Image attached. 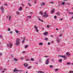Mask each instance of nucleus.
<instances>
[{
  "mask_svg": "<svg viewBox=\"0 0 73 73\" xmlns=\"http://www.w3.org/2000/svg\"><path fill=\"white\" fill-rule=\"evenodd\" d=\"M17 46H19L20 45V39H17L16 41V42L15 44Z\"/></svg>",
  "mask_w": 73,
  "mask_h": 73,
  "instance_id": "f257e3e1",
  "label": "nucleus"
},
{
  "mask_svg": "<svg viewBox=\"0 0 73 73\" xmlns=\"http://www.w3.org/2000/svg\"><path fill=\"white\" fill-rule=\"evenodd\" d=\"M43 17H48L49 16V15L47 14L46 12H44L43 14Z\"/></svg>",
  "mask_w": 73,
  "mask_h": 73,
  "instance_id": "f03ea898",
  "label": "nucleus"
},
{
  "mask_svg": "<svg viewBox=\"0 0 73 73\" xmlns=\"http://www.w3.org/2000/svg\"><path fill=\"white\" fill-rule=\"evenodd\" d=\"M7 45L8 48L9 47L12 48V44L11 43H9V44H7Z\"/></svg>",
  "mask_w": 73,
  "mask_h": 73,
  "instance_id": "7ed1b4c3",
  "label": "nucleus"
},
{
  "mask_svg": "<svg viewBox=\"0 0 73 73\" xmlns=\"http://www.w3.org/2000/svg\"><path fill=\"white\" fill-rule=\"evenodd\" d=\"M58 57H62V58H64V60H66L67 58H66V56H64L63 55H58Z\"/></svg>",
  "mask_w": 73,
  "mask_h": 73,
  "instance_id": "20e7f679",
  "label": "nucleus"
},
{
  "mask_svg": "<svg viewBox=\"0 0 73 73\" xmlns=\"http://www.w3.org/2000/svg\"><path fill=\"white\" fill-rule=\"evenodd\" d=\"M0 9L2 11V12L3 13H4V8L3 6H1L0 7Z\"/></svg>",
  "mask_w": 73,
  "mask_h": 73,
  "instance_id": "39448f33",
  "label": "nucleus"
},
{
  "mask_svg": "<svg viewBox=\"0 0 73 73\" xmlns=\"http://www.w3.org/2000/svg\"><path fill=\"white\" fill-rule=\"evenodd\" d=\"M49 59L48 58L46 60V63H45V64L46 65H48L49 63Z\"/></svg>",
  "mask_w": 73,
  "mask_h": 73,
  "instance_id": "423d86ee",
  "label": "nucleus"
},
{
  "mask_svg": "<svg viewBox=\"0 0 73 73\" xmlns=\"http://www.w3.org/2000/svg\"><path fill=\"white\" fill-rule=\"evenodd\" d=\"M23 70H18L17 69H15L14 70V72H23Z\"/></svg>",
  "mask_w": 73,
  "mask_h": 73,
  "instance_id": "0eeeda50",
  "label": "nucleus"
},
{
  "mask_svg": "<svg viewBox=\"0 0 73 73\" xmlns=\"http://www.w3.org/2000/svg\"><path fill=\"white\" fill-rule=\"evenodd\" d=\"M34 27L35 29L36 30V31L37 32H38V30L37 29V27L36 26H34Z\"/></svg>",
  "mask_w": 73,
  "mask_h": 73,
  "instance_id": "6e6552de",
  "label": "nucleus"
},
{
  "mask_svg": "<svg viewBox=\"0 0 73 73\" xmlns=\"http://www.w3.org/2000/svg\"><path fill=\"white\" fill-rule=\"evenodd\" d=\"M12 17L11 15L9 16L8 17H7V18L8 19L9 18V21H10L11 20V18Z\"/></svg>",
  "mask_w": 73,
  "mask_h": 73,
  "instance_id": "1a4fd4ad",
  "label": "nucleus"
},
{
  "mask_svg": "<svg viewBox=\"0 0 73 73\" xmlns=\"http://www.w3.org/2000/svg\"><path fill=\"white\" fill-rule=\"evenodd\" d=\"M66 54L67 56H68V57H69V56H70V54L68 52H66Z\"/></svg>",
  "mask_w": 73,
  "mask_h": 73,
  "instance_id": "9d476101",
  "label": "nucleus"
},
{
  "mask_svg": "<svg viewBox=\"0 0 73 73\" xmlns=\"http://www.w3.org/2000/svg\"><path fill=\"white\" fill-rule=\"evenodd\" d=\"M24 65L25 66V67H27V66H28V64H27V63H25Z\"/></svg>",
  "mask_w": 73,
  "mask_h": 73,
  "instance_id": "9b49d317",
  "label": "nucleus"
},
{
  "mask_svg": "<svg viewBox=\"0 0 73 73\" xmlns=\"http://www.w3.org/2000/svg\"><path fill=\"white\" fill-rule=\"evenodd\" d=\"M47 34H48V32H45L43 33V35H44V36H46L47 35Z\"/></svg>",
  "mask_w": 73,
  "mask_h": 73,
  "instance_id": "f8f14e48",
  "label": "nucleus"
},
{
  "mask_svg": "<svg viewBox=\"0 0 73 73\" xmlns=\"http://www.w3.org/2000/svg\"><path fill=\"white\" fill-rule=\"evenodd\" d=\"M38 20H39V21H42V22H44V20L42 19H41L40 18H38Z\"/></svg>",
  "mask_w": 73,
  "mask_h": 73,
  "instance_id": "ddd939ff",
  "label": "nucleus"
},
{
  "mask_svg": "<svg viewBox=\"0 0 73 73\" xmlns=\"http://www.w3.org/2000/svg\"><path fill=\"white\" fill-rule=\"evenodd\" d=\"M56 15L57 16H60V12H57L56 13Z\"/></svg>",
  "mask_w": 73,
  "mask_h": 73,
  "instance_id": "4468645a",
  "label": "nucleus"
},
{
  "mask_svg": "<svg viewBox=\"0 0 73 73\" xmlns=\"http://www.w3.org/2000/svg\"><path fill=\"white\" fill-rule=\"evenodd\" d=\"M56 41L58 43H59V42H60V39H56Z\"/></svg>",
  "mask_w": 73,
  "mask_h": 73,
  "instance_id": "2eb2a0df",
  "label": "nucleus"
},
{
  "mask_svg": "<svg viewBox=\"0 0 73 73\" xmlns=\"http://www.w3.org/2000/svg\"><path fill=\"white\" fill-rule=\"evenodd\" d=\"M23 9V8H22V7H20L19 8V11H22V9Z\"/></svg>",
  "mask_w": 73,
  "mask_h": 73,
  "instance_id": "dca6fc26",
  "label": "nucleus"
},
{
  "mask_svg": "<svg viewBox=\"0 0 73 73\" xmlns=\"http://www.w3.org/2000/svg\"><path fill=\"white\" fill-rule=\"evenodd\" d=\"M16 13H17V15H20V13L19 12V11H17L16 12Z\"/></svg>",
  "mask_w": 73,
  "mask_h": 73,
  "instance_id": "f3484780",
  "label": "nucleus"
},
{
  "mask_svg": "<svg viewBox=\"0 0 73 73\" xmlns=\"http://www.w3.org/2000/svg\"><path fill=\"white\" fill-rule=\"evenodd\" d=\"M38 73H44V72H43V71H38V72H37Z\"/></svg>",
  "mask_w": 73,
  "mask_h": 73,
  "instance_id": "a211bd4d",
  "label": "nucleus"
},
{
  "mask_svg": "<svg viewBox=\"0 0 73 73\" xmlns=\"http://www.w3.org/2000/svg\"><path fill=\"white\" fill-rule=\"evenodd\" d=\"M42 5H45V3H42V4H40V5H41V6H42Z\"/></svg>",
  "mask_w": 73,
  "mask_h": 73,
  "instance_id": "6ab92c4d",
  "label": "nucleus"
},
{
  "mask_svg": "<svg viewBox=\"0 0 73 73\" xmlns=\"http://www.w3.org/2000/svg\"><path fill=\"white\" fill-rule=\"evenodd\" d=\"M49 66V67H50V68H53V66L52 65H51L50 66Z\"/></svg>",
  "mask_w": 73,
  "mask_h": 73,
  "instance_id": "aec40b11",
  "label": "nucleus"
},
{
  "mask_svg": "<svg viewBox=\"0 0 73 73\" xmlns=\"http://www.w3.org/2000/svg\"><path fill=\"white\" fill-rule=\"evenodd\" d=\"M59 62H62V60L61 59H60L59 60Z\"/></svg>",
  "mask_w": 73,
  "mask_h": 73,
  "instance_id": "412c9836",
  "label": "nucleus"
},
{
  "mask_svg": "<svg viewBox=\"0 0 73 73\" xmlns=\"http://www.w3.org/2000/svg\"><path fill=\"white\" fill-rule=\"evenodd\" d=\"M14 60L15 61H18V59H17L16 58H14Z\"/></svg>",
  "mask_w": 73,
  "mask_h": 73,
  "instance_id": "4be33fe9",
  "label": "nucleus"
},
{
  "mask_svg": "<svg viewBox=\"0 0 73 73\" xmlns=\"http://www.w3.org/2000/svg\"><path fill=\"white\" fill-rule=\"evenodd\" d=\"M28 46H29V45H25V49H27V47H28Z\"/></svg>",
  "mask_w": 73,
  "mask_h": 73,
  "instance_id": "5701e85b",
  "label": "nucleus"
},
{
  "mask_svg": "<svg viewBox=\"0 0 73 73\" xmlns=\"http://www.w3.org/2000/svg\"><path fill=\"white\" fill-rule=\"evenodd\" d=\"M71 64V63L70 62H68L66 63V65H70Z\"/></svg>",
  "mask_w": 73,
  "mask_h": 73,
  "instance_id": "b1692460",
  "label": "nucleus"
},
{
  "mask_svg": "<svg viewBox=\"0 0 73 73\" xmlns=\"http://www.w3.org/2000/svg\"><path fill=\"white\" fill-rule=\"evenodd\" d=\"M54 9H52V10L51 11V13H54Z\"/></svg>",
  "mask_w": 73,
  "mask_h": 73,
  "instance_id": "393cba45",
  "label": "nucleus"
},
{
  "mask_svg": "<svg viewBox=\"0 0 73 73\" xmlns=\"http://www.w3.org/2000/svg\"><path fill=\"white\" fill-rule=\"evenodd\" d=\"M48 40V38H44V40H45V41H47Z\"/></svg>",
  "mask_w": 73,
  "mask_h": 73,
  "instance_id": "a878e982",
  "label": "nucleus"
},
{
  "mask_svg": "<svg viewBox=\"0 0 73 73\" xmlns=\"http://www.w3.org/2000/svg\"><path fill=\"white\" fill-rule=\"evenodd\" d=\"M68 13L69 14H70V15H72V14H73V13H71V12H69V11H68Z\"/></svg>",
  "mask_w": 73,
  "mask_h": 73,
  "instance_id": "bb28decb",
  "label": "nucleus"
},
{
  "mask_svg": "<svg viewBox=\"0 0 73 73\" xmlns=\"http://www.w3.org/2000/svg\"><path fill=\"white\" fill-rule=\"evenodd\" d=\"M65 2H62V3L61 4H62V5H64V4H65Z\"/></svg>",
  "mask_w": 73,
  "mask_h": 73,
  "instance_id": "cd10ccee",
  "label": "nucleus"
},
{
  "mask_svg": "<svg viewBox=\"0 0 73 73\" xmlns=\"http://www.w3.org/2000/svg\"><path fill=\"white\" fill-rule=\"evenodd\" d=\"M15 31L16 32V33H19V31H17V30H15Z\"/></svg>",
  "mask_w": 73,
  "mask_h": 73,
  "instance_id": "c85d7f7f",
  "label": "nucleus"
},
{
  "mask_svg": "<svg viewBox=\"0 0 73 73\" xmlns=\"http://www.w3.org/2000/svg\"><path fill=\"white\" fill-rule=\"evenodd\" d=\"M27 17V18H28L29 19L31 18V16H28Z\"/></svg>",
  "mask_w": 73,
  "mask_h": 73,
  "instance_id": "c756f323",
  "label": "nucleus"
},
{
  "mask_svg": "<svg viewBox=\"0 0 73 73\" xmlns=\"http://www.w3.org/2000/svg\"><path fill=\"white\" fill-rule=\"evenodd\" d=\"M42 45V43L40 42L39 43V45Z\"/></svg>",
  "mask_w": 73,
  "mask_h": 73,
  "instance_id": "7c9ffc66",
  "label": "nucleus"
},
{
  "mask_svg": "<svg viewBox=\"0 0 73 73\" xmlns=\"http://www.w3.org/2000/svg\"><path fill=\"white\" fill-rule=\"evenodd\" d=\"M40 13L41 15H43V13L42 11H40Z\"/></svg>",
  "mask_w": 73,
  "mask_h": 73,
  "instance_id": "2f4dec72",
  "label": "nucleus"
},
{
  "mask_svg": "<svg viewBox=\"0 0 73 73\" xmlns=\"http://www.w3.org/2000/svg\"><path fill=\"white\" fill-rule=\"evenodd\" d=\"M31 68H32V67L31 66H29L28 67V69H31Z\"/></svg>",
  "mask_w": 73,
  "mask_h": 73,
  "instance_id": "473e14b6",
  "label": "nucleus"
},
{
  "mask_svg": "<svg viewBox=\"0 0 73 73\" xmlns=\"http://www.w3.org/2000/svg\"><path fill=\"white\" fill-rule=\"evenodd\" d=\"M22 44H24L25 42V41L23 40L22 41Z\"/></svg>",
  "mask_w": 73,
  "mask_h": 73,
  "instance_id": "72a5a7b5",
  "label": "nucleus"
},
{
  "mask_svg": "<svg viewBox=\"0 0 73 73\" xmlns=\"http://www.w3.org/2000/svg\"><path fill=\"white\" fill-rule=\"evenodd\" d=\"M58 69H56L55 70V72H57V71H58Z\"/></svg>",
  "mask_w": 73,
  "mask_h": 73,
  "instance_id": "f704fd0d",
  "label": "nucleus"
},
{
  "mask_svg": "<svg viewBox=\"0 0 73 73\" xmlns=\"http://www.w3.org/2000/svg\"><path fill=\"white\" fill-rule=\"evenodd\" d=\"M21 60H24V57H21Z\"/></svg>",
  "mask_w": 73,
  "mask_h": 73,
  "instance_id": "c9c22d12",
  "label": "nucleus"
},
{
  "mask_svg": "<svg viewBox=\"0 0 73 73\" xmlns=\"http://www.w3.org/2000/svg\"><path fill=\"white\" fill-rule=\"evenodd\" d=\"M31 61H34V59L33 58H31Z\"/></svg>",
  "mask_w": 73,
  "mask_h": 73,
  "instance_id": "e433bc0d",
  "label": "nucleus"
},
{
  "mask_svg": "<svg viewBox=\"0 0 73 73\" xmlns=\"http://www.w3.org/2000/svg\"><path fill=\"white\" fill-rule=\"evenodd\" d=\"M54 17V19H57V16H55Z\"/></svg>",
  "mask_w": 73,
  "mask_h": 73,
  "instance_id": "4c0bfd02",
  "label": "nucleus"
},
{
  "mask_svg": "<svg viewBox=\"0 0 73 73\" xmlns=\"http://www.w3.org/2000/svg\"><path fill=\"white\" fill-rule=\"evenodd\" d=\"M26 61H30V60H29V59H27L26 60Z\"/></svg>",
  "mask_w": 73,
  "mask_h": 73,
  "instance_id": "58836bf2",
  "label": "nucleus"
},
{
  "mask_svg": "<svg viewBox=\"0 0 73 73\" xmlns=\"http://www.w3.org/2000/svg\"><path fill=\"white\" fill-rule=\"evenodd\" d=\"M7 31H11V29H10V28H9Z\"/></svg>",
  "mask_w": 73,
  "mask_h": 73,
  "instance_id": "ea45409f",
  "label": "nucleus"
},
{
  "mask_svg": "<svg viewBox=\"0 0 73 73\" xmlns=\"http://www.w3.org/2000/svg\"><path fill=\"white\" fill-rule=\"evenodd\" d=\"M69 73H73V71H70L69 72Z\"/></svg>",
  "mask_w": 73,
  "mask_h": 73,
  "instance_id": "a19ab883",
  "label": "nucleus"
},
{
  "mask_svg": "<svg viewBox=\"0 0 73 73\" xmlns=\"http://www.w3.org/2000/svg\"><path fill=\"white\" fill-rule=\"evenodd\" d=\"M62 34H60L59 36V37H61L62 36Z\"/></svg>",
  "mask_w": 73,
  "mask_h": 73,
  "instance_id": "79ce46f5",
  "label": "nucleus"
},
{
  "mask_svg": "<svg viewBox=\"0 0 73 73\" xmlns=\"http://www.w3.org/2000/svg\"><path fill=\"white\" fill-rule=\"evenodd\" d=\"M23 40L24 41V40H25V37H23Z\"/></svg>",
  "mask_w": 73,
  "mask_h": 73,
  "instance_id": "37998d69",
  "label": "nucleus"
},
{
  "mask_svg": "<svg viewBox=\"0 0 73 73\" xmlns=\"http://www.w3.org/2000/svg\"><path fill=\"white\" fill-rule=\"evenodd\" d=\"M51 61L52 62H54V59H51Z\"/></svg>",
  "mask_w": 73,
  "mask_h": 73,
  "instance_id": "c03bdc74",
  "label": "nucleus"
},
{
  "mask_svg": "<svg viewBox=\"0 0 73 73\" xmlns=\"http://www.w3.org/2000/svg\"><path fill=\"white\" fill-rule=\"evenodd\" d=\"M28 4H29V6H30V7H31V6H32V5H30V4L29 3H28Z\"/></svg>",
  "mask_w": 73,
  "mask_h": 73,
  "instance_id": "a18cd8bd",
  "label": "nucleus"
},
{
  "mask_svg": "<svg viewBox=\"0 0 73 73\" xmlns=\"http://www.w3.org/2000/svg\"><path fill=\"white\" fill-rule=\"evenodd\" d=\"M48 45H50V42H48Z\"/></svg>",
  "mask_w": 73,
  "mask_h": 73,
  "instance_id": "49530a36",
  "label": "nucleus"
},
{
  "mask_svg": "<svg viewBox=\"0 0 73 73\" xmlns=\"http://www.w3.org/2000/svg\"><path fill=\"white\" fill-rule=\"evenodd\" d=\"M39 62L41 63L42 62V61H41V60H39Z\"/></svg>",
  "mask_w": 73,
  "mask_h": 73,
  "instance_id": "de8ad7c7",
  "label": "nucleus"
},
{
  "mask_svg": "<svg viewBox=\"0 0 73 73\" xmlns=\"http://www.w3.org/2000/svg\"><path fill=\"white\" fill-rule=\"evenodd\" d=\"M0 37L1 38H3V36L1 35H0Z\"/></svg>",
  "mask_w": 73,
  "mask_h": 73,
  "instance_id": "09e8293b",
  "label": "nucleus"
},
{
  "mask_svg": "<svg viewBox=\"0 0 73 73\" xmlns=\"http://www.w3.org/2000/svg\"><path fill=\"white\" fill-rule=\"evenodd\" d=\"M35 64H36V65H38V62H35Z\"/></svg>",
  "mask_w": 73,
  "mask_h": 73,
  "instance_id": "8fccbe9b",
  "label": "nucleus"
},
{
  "mask_svg": "<svg viewBox=\"0 0 73 73\" xmlns=\"http://www.w3.org/2000/svg\"><path fill=\"white\" fill-rule=\"evenodd\" d=\"M50 37H53V35H50Z\"/></svg>",
  "mask_w": 73,
  "mask_h": 73,
  "instance_id": "3c124183",
  "label": "nucleus"
},
{
  "mask_svg": "<svg viewBox=\"0 0 73 73\" xmlns=\"http://www.w3.org/2000/svg\"><path fill=\"white\" fill-rule=\"evenodd\" d=\"M3 70V68H0V70Z\"/></svg>",
  "mask_w": 73,
  "mask_h": 73,
  "instance_id": "603ef678",
  "label": "nucleus"
},
{
  "mask_svg": "<svg viewBox=\"0 0 73 73\" xmlns=\"http://www.w3.org/2000/svg\"><path fill=\"white\" fill-rule=\"evenodd\" d=\"M47 27L48 28H49V27L48 26H47Z\"/></svg>",
  "mask_w": 73,
  "mask_h": 73,
  "instance_id": "864d4df0",
  "label": "nucleus"
},
{
  "mask_svg": "<svg viewBox=\"0 0 73 73\" xmlns=\"http://www.w3.org/2000/svg\"><path fill=\"white\" fill-rule=\"evenodd\" d=\"M24 53H25V52H22L23 54H24Z\"/></svg>",
  "mask_w": 73,
  "mask_h": 73,
  "instance_id": "5fc2aeb1",
  "label": "nucleus"
},
{
  "mask_svg": "<svg viewBox=\"0 0 73 73\" xmlns=\"http://www.w3.org/2000/svg\"><path fill=\"white\" fill-rule=\"evenodd\" d=\"M63 19V18H61L60 19V20H62V19Z\"/></svg>",
  "mask_w": 73,
  "mask_h": 73,
  "instance_id": "6e6d98bb",
  "label": "nucleus"
},
{
  "mask_svg": "<svg viewBox=\"0 0 73 73\" xmlns=\"http://www.w3.org/2000/svg\"><path fill=\"white\" fill-rule=\"evenodd\" d=\"M2 55V53H0V56H1Z\"/></svg>",
  "mask_w": 73,
  "mask_h": 73,
  "instance_id": "4d7b16f0",
  "label": "nucleus"
},
{
  "mask_svg": "<svg viewBox=\"0 0 73 73\" xmlns=\"http://www.w3.org/2000/svg\"><path fill=\"white\" fill-rule=\"evenodd\" d=\"M5 5H6V6H7V4H4Z\"/></svg>",
  "mask_w": 73,
  "mask_h": 73,
  "instance_id": "13d9d810",
  "label": "nucleus"
},
{
  "mask_svg": "<svg viewBox=\"0 0 73 73\" xmlns=\"http://www.w3.org/2000/svg\"><path fill=\"white\" fill-rule=\"evenodd\" d=\"M56 31H58V28H57L56 29Z\"/></svg>",
  "mask_w": 73,
  "mask_h": 73,
  "instance_id": "bf43d9fd",
  "label": "nucleus"
},
{
  "mask_svg": "<svg viewBox=\"0 0 73 73\" xmlns=\"http://www.w3.org/2000/svg\"><path fill=\"white\" fill-rule=\"evenodd\" d=\"M73 19V17H72V18L70 20H72Z\"/></svg>",
  "mask_w": 73,
  "mask_h": 73,
  "instance_id": "052dcab7",
  "label": "nucleus"
},
{
  "mask_svg": "<svg viewBox=\"0 0 73 73\" xmlns=\"http://www.w3.org/2000/svg\"><path fill=\"white\" fill-rule=\"evenodd\" d=\"M44 57H48V56H44Z\"/></svg>",
  "mask_w": 73,
  "mask_h": 73,
  "instance_id": "680f3d73",
  "label": "nucleus"
},
{
  "mask_svg": "<svg viewBox=\"0 0 73 73\" xmlns=\"http://www.w3.org/2000/svg\"><path fill=\"white\" fill-rule=\"evenodd\" d=\"M50 3H51V4H53L54 3L53 2H50Z\"/></svg>",
  "mask_w": 73,
  "mask_h": 73,
  "instance_id": "e2e57ef3",
  "label": "nucleus"
},
{
  "mask_svg": "<svg viewBox=\"0 0 73 73\" xmlns=\"http://www.w3.org/2000/svg\"><path fill=\"white\" fill-rule=\"evenodd\" d=\"M10 33H12V32L10 31Z\"/></svg>",
  "mask_w": 73,
  "mask_h": 73,
  "instance_id": "0e129e2a",
  "label": "nucleus"
},
{
  "mask_svg": "<svg viewBox=\"0 0 73 73\" xmlns=\"http://www.w3.org/2000/svg\"><path fill=\"white\" fill-rule=\"evenodd\" d=\"M67 4H68V5H70V3H67Z\"/></svg>",
  "mask_w": 73,
  "mask_h": 73,
  "instance_id": "69168bd1",
  "label": "nucleus"
},
{
  "mask_svg": "<svg viewBox=\"0 0 73 73\" xmlns=\"http://www.w3.org/2000/svg\"><path fill=\"white\" fill-rule=\"evenodd\" d=\"M34 3H35V4H36V1L34 2Z\"/></svg>",
  "mask_w": 73,
  "mask_h": 73,
  "instance_id": "338daca9",
  "label": "nucleus"
},
{
  "mask_svg": "<svg viewBox=\"0 0 73 73\" xmlns=\"http://www.w3.org/2000/svg\"><path fill=\"white\" fill-rule=\"evenodd\" d=\"M51 42H52V43H53V41H52Z\"/></svg>",
  "mask_w": 73,
  "mask_h": 73,
  "instance_id": "774afa93",
  "label": "nucleus"
}]
</instances>
